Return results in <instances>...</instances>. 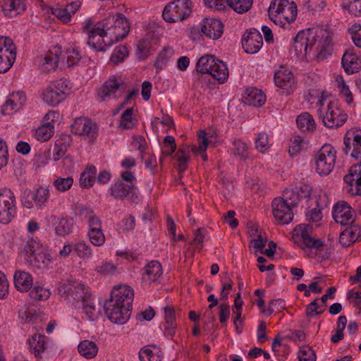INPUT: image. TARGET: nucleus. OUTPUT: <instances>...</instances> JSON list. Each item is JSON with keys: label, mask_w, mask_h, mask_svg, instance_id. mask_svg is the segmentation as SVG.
I'll use <instances>...</instances> for the list:
<instances>
[{"label": "nucleus", "mask_w": 361, "mask_h": 361, "mask_svg": "<svg viewBox=\"0 0 361 361\" xmlns=\"http://www.w3.org/2000/svg\"><path fill=\"white\" fill-rule=\"evenodd\" d=\"M331 34L322 27L300 31L294 38L293 47L298 54H305L314 49L318 60H324L331 51Z\"/></svg>", "instance_id": "1"}, {"label": "nucleus", "mask_w": 361, "mask_h": 361, "mask_svg": "<svg viewBox=\"0 0 361 361\" xmlns=\"http://www.w3.org/2000/svg\"><path fill=\"white\" fill-rule=\"evenodd\" d=\"M134 292L129 286L114 288L111 298L104 304V311L109 319L117 324H126L131 314Z\"/></svg>", "instance_id": "2"}, {"label": "nucleus", "mask_w": 361, "mask_h": 361, "mask_svg": "<svg viewBox=\"0 0 361 361\" xmlns=\"http://www.w3.org/2000/svg\"><path fill=\"white\" fill-rule=\"evenodd\" d=\"M196 71L211 75L219 83L226 82L228 77V70L225 63L211 54L202 56L198 59Z\"/></svg>", "instance_id": "3"}, {"label": "nucleus", "mask_w": 361, "mask_h": 361, "mask_svg": "<svg viewBox=\"0 0 361 361\" xmlns=\"http://www.w3.org/2000/svg\"><path fill=\"white\" fill-rule=\"evenodd\" d=\"M269 16H273L274 22L285 27L295 21L297 16V6L294 2L288 0H274L269 8Z\"/></svg>", "instance_id": "4"}, {"label": "nucleus", "mask_w": 361, "mask_h": 361, "mask_svg": "<svg viewBox=\"0 0 361 361\" xmlns=\"http://www.w3.org/2000/svg\"><path fill=\"white\" fill-rule=\"evenodd\" d=\"M102 26L105 27L109 34L110 37L114 42L125 38L129 33L130 23L126 16L122 13H117L115 16H109L102 21Z\"/></svg>", "instance_id": "5"}, {"label": "nucleus", "mask_w": 361, "mask_h": 361, "mask_svg": "<svg viewBox=\"0 0 361 361\" xmlns=\"http://www.w3.org/2000/svg\"><path fill=\"white\" fill-rule=\"evenodd\" d=\"M316 171L321 176L329 174L334 169L336 151L331 145H324L314 154Z\"/></svg>", "instance_id": "6"}, {"label": "nucleus", "mask_w": 361, "mask_h": 361, "mask_svg": "<svg viewBox=\"0 0 361 361\" xmlns=\"http://www.w3.org/2000/svg\"><path fill=\"white\" fill-rule=\"evenodd\" d=\"M191 13L190 0H176L165 6L162 17L166 22L172 23L187 19Z\"/></svg>", "instance_id": "7"}, {"label": "nucleus", "mask_w": 361, "mask_h": 361, "mask_svg": "<svg viewBox=\"0 0 361 361\" xmlns=\"http://www.w3.org/2000/svg\"><path fill=\"white\" fill-rule=\"evenodd\" d=\"M16 213V197L8 188H0V223L8 224Z\"/></svg>", "instance_id": "8"}, {"label": "nucleus", "mask_w": 361, "mask_h": 361, "mask_svg": "<svg viewBox=\"0 0 361 361\" xmlns=\"http://www.w3.org/2000/svg\"><path fill=\"white\" fill-rule=\"evenodd\" d=\"M16 58V47L8 37H0V73L7 72Z\"/></svg>", "instance_id": "9"}, {"label": "nucleus", "mask_w": 361, "mask_h": 361, "mask_svg": "<svg viewBox=\"0 0 361 361\" xmlns=\"http://www.w3.org/2000/svg\"><path fill=\"white\" fill-rule=\"evenodd\" d=\"M68 85L64 80H57L42 92V99L49 106H56L63 101L68 94Z\"/></svg>", "instance_id": "10"}, {"label": "nucleus", "mask_w": 361, "mask_h": 361, "mask_svg": "<svg viewBox=\"0 0 361 361\" xmlns=\"http://www.w3.org/2000/svg\"><path fill=\"white\" fill-rule=\"evenodd\" d=\"M109 34L102 25L94 27L89 32L87 44L96 51H105L114 42L111 37H109Z\"/></svg>", "instance_id": "11"}, {"label": "nucleus", "mask_w": 361, "mask_h": 361, "mask_svg": "<svg viewBox=\"0 0 361 361\" xmlns=\"http://www.w3.org/2000/svg\"><path fill=\"white\" fill-rule=\"evenodd\" d=\"M97 131V124L85 117L76 118L71 124V132L88 140L90 142H94L96 140Z\"/></svg>", "instance_id": "12"}, {"label": "nucleus", "mask_w": 361, "mask_h": 361, "mask_svg": "<svg viewBox=\"0 0 361 361\" xmlns=\"http://www.w3.org/2000/svg\"><path fill=\"white\" fill-rule=\"evenodd\" d=\"M290 201L285 197H276L272 202L273 215L281 224H289L293 218V208Z\"/></svg>", "instance_id": "13"}, {"label": "nucleus", "mask_w": 361, "mask_h": 361, "mask_svg": "<svg viewBox=\"0 0 361 361\" xmlns=\"http://www.w3.org/2000/svg\"><path fill=\"white\" fill-rule=\"evenodd\" d=\"M60 297L72 305L82 302L89 295L84 286L79 283H68L62 285L59 289Z\"/></svg>", "instance_id": "14"}, {"label": "nucleus", "mask_w": 361, "mask_h": 361, "mask_svg": "<svg viewBox=\"0 0 361 361\" xmlns=\"http://www.w3.org/2000/svg\"><path fill=\"white\" fill-rule=\"evenodd\" d=\"M292 238L295 243L302 240L303 245L309 248L318 249L324 245V242L312 236V228L308 225L295 226Z\"/></svg>", "instance_id": "15"}, {"label": "nucleus", "mask_w": 361, "mask_h": 361, "mask_svg": "<svg viewBox=\"0 0 361 361\" xmlns=\"http://www.w3.org/2000/svg\"><path fill=\"white\" fill-rule=\"evenodd\" d=\"M346 154L357 160H361V129L355 128L348 131L344 138Z\"/></svg>", "instance_id": "16"}, {"label": "nucleus", "mask_w": 361, "mask_h": 361, "mask_svg": "<svg viewBox=\"0 0 361 361\" xmlns=\"http://www.w3.org/2000/svg\"><path fill=\"white\" fill-rule=\"evenodd\" d=\"M347 114L334 102L327 106L325 115L322 116L324 125L329 128L341 126L347 120Z\"/></svg>", "instance_id": "17"}, {"label": "nucleus", "mask_w": 361, "mask_h": 361, "mask_svg": "<svg viewBox=\"0 0 361 361\" xmlns=\"http://www.w3.org/2000/svg\"><path fill=\"white\" fill-rule=\"evenodd\" d=\"M333 217L335 221L341 225L350 226L355 223V212L345 201L337 202L333 209Z\"/></svg>", "instance_id": "18"}, {"label": "nucleus", "mask_w": 361, "mask_h": 361, "mask_svg": "<svg viewBox=\"0 0 361 361\" xmlns=\"http://www.w3.org/2000/svg\"><path fill=\"white\" fill-rule=\"evenodd\" d=\"M343 180L348 193L352 196L361 195V163L352 166Z\"/></svg>", "instance_id": "19"}, {"label": "nucleus", "mask_w": 361, "mask_h": 361, "mask_svg": "<svg viewBox=\"0 0 361 361\" xmlns=\"http://www.w3.org/2000/svg\"><path fill=\"white\" fill-rule=\"evenodd\" d=\"M136 190L134 184H128L118 180L111 185V195L118 200L127 199L130 202H136L138 199Z\"/></svg>", "instance_id": "20"}, {"label": "nucleus", "mask_w": 361, "mask_h": 361, "mask_svg": "<svg viewBox=\"0 0 361 361\" xmlns=\"http://www.w3.org/2000/svg\"><path fill=\"white\" fill-rule=\"evenodd\" d=\"M262 44V36L257 29L250 28L243 34L242 45L246 53L255 54L258 52Z\"/></svg>", "instance_id": "21"}, {"label": "nucleus", "mask_w": 361, "mask_h": 361, "mask_svg": "<svg viewBox=\"0 0 361 361\" xmlns=\"http://www.w3.org/2000/svg\"><path fill=\"white\" fill-rule=\"evenodd\" d=\"M312 189L310 186L304 183H300L293 188L286 189L283 191V197L290 201L291 205L297 207L300 201L310 198Z\"/></svg>", "instance_id": "22"}, {"label": "nucleus", "mask_w": 361, "mask_h": 361, "mask_svg": "<svg viewBox=\"0 0 361 361\" xmlns=\"http://www.w3.org/2000/svg\"><path fill=\"white\" fill-rule=\"evenodd\" d=\"M224 27L222 22L215 18H204L200 24L202 33L212 39H218L221 37Z\"/></svg>", "instance_id": "23"}, {"label": "nucleus", "mask_w": 361, "mask_h": 361, "mask_svg": "<svg viewBox=\"0 0 361 361\" xmlns=\"http://www.w3.org/2000/svg\"><path fill=\"white\" fill-rule=\"evenodd\" d=\"M27 262L32 268L44 271L52 268L53 257L50 251L44 247L39 252L35 253L32 258L27 259Z\"/></svg>", "instance_id": "24"}, {"label": "nucleus", "mask_w": 361, "mask_h": 361, "mask_svg": "<svg viewBox=\"0 0 361 361\" xmlns=\"http://www.w3.org/2000/svg\"><path fill=\"white\" fill-rule=\"evenodd\" d=\"M274 82L277 87L286 90L287 92L294 85L295 78L293 73L283 66L275 72Z\"/></svg>", "instance_id": "25"}, {"label": "nucleus", "mask_w": 361, "mask_h": 361, "mask_svg": "<svg viewBox=\"0 0 361 361\" xmlns=\"http://www.w3.org/2000/svg\"><path fill=\"white\" fill-rule=\"evenodd\" d=\"M342 66L348 74L358 72L361 69V58L353 49H348L342 57Z\"/></svg>", "instance_id": "26"}, {"label": "nucleus", "mask_w": 361, "mask_h": 361, "mask_svg": "<svg viewBox=\"0 0 361 361\" xmlns=\"http://www.w3.org/2000/svg\"><path fill=\"white\" fill-rule=\"evenodd\" d=\"M361 236V226L357 224L348 226L340 234L339 242L344 247H347L356 242Z\"/></svg>", "instance_id": "27"}, {"label": "nucleus", "mask_w": 361, "mask_h": 361, "mask_svg": "<svg viewBox=\"0 0 361 361\" xmlns=\"http://www.w3.org/2000/svg\"><path fill=\"white\" fill-rule=\"evenodd\" d=\"M143 271L142 281L149 284L157 281L163 274L161 264L155 260L147 264Z\"/></svg>", "instance_id": "28"}, {"label": "nucleus", "mask_w": 361, "mask_h": 361, "mask_svg": "<svg viewBox=\"0 0 361 361\" xmlns=\"http://www.w3.org/2000/svg\"><path fill=\"white\" fill-rule=\"evenodd\" d=\"M243 99L245 104L255 106H262L266 101V97L262 90L252 87L245 90Z\"/></svg>", "instance_id": "29"}, {"label": "nucleus", "mask_w": 361, "mask_h": 361, "mask_svg": "<svg viewBox=\"0 0 361 361\" xmlns=\"http://www.w3.org/2000/svg\"><path fill=\"white\" fill-rule=\"evenodd\" d=\"M30 350L37 357H41L42 354L47 348V337L44 335L35 334L29 340Z\"/></svg>", "instance_id": "30"}, {"label": "nucleus", "mask_w": 361, "mask_h": 361, "mask_svg": "<svg viewBox=\"0 0 361 361\" xmlns=\"http://www.w3.org/2000/svg\"><path fill=\"white\" fill-rule=\"evenodd\" d=\"M13 281L14 285L18 290L26 292L30 290L32 286L33 279L32 275L28 272L18 270L14 274Z\"/></svg>", "instance_id": "31"}, {"label": "nucleus", "mask_w": 361, "mask_h": 361, "mask_svg": "<svg viewBox=\"0 0 361 361\" xmlns=\"http://www.w3.org/2000/svg\"><path fill=\"white\" fill-rule=\"evenodd\" d=\"M121 85L116 78L106 80L98 91V95L105 101L110 98H116V92Z\"/></svg>", "instance_id": "32"}, {"label": "nucleus", "mask_w": 361, "mask_h": 361, "mask_svg": "<svg viewBox=\"0 0 361 361\" xmlns=\"http://www.w3.org/2000/svg\"><path fill=\"white\" fill-rule=\"evenodd\" d=\"M22 252L25 255L26 259L32 258L35 253L39 252L44 248L39 240L29 238L27 240H23L21 244Z\"/></svg>", "instance_id": "33"}, {"label": "nucleus", "mask_w": 361, "mask_h": 361, "mask_svg": "<svg viewBox=\"0 0 361 361\" xmlns=\"http://www.w3.org/2000/svg\"><path fill=\"white\" fill-rule=\"evenodd\" d=\"M28 197L34 199L35 204L37 208L42 209L49 199L50 190L49 187L40 186L35 192L29 191Z\"/></svg>", "instance_id": "34"}, {"label": "nucleus", "mask_w": 361, "mask_h": 361, "mask_svg": "<svg viewBox=\"0 0 361 361\" xmlns=\"http://www.w3.org/2000/svg\"><path fill=\"white\" fill-rule=\"evenodd\" d=\"M164 312L165 334L172 337L175 334L176 329L175 310L171 306H167L164 307Z\"/></svg>", "instance_id": "35"}, {"label": "nucleus", "mask_w": 361, "mask_h": 361, "mask_svg": "<svg viewBox=\"0 0 361 361\" xmlns=\"http://www.w3.org/2000/svg\"><path fill=\"white\" fill-rule=\"evenodd\" d=\"M26 0H4L2 8L5 13L10 14L14 13V16L20 14L25 10Z\"/></svg>", "instance_id": "36"}, {"label": "nucleus", "mask_w": 361, "mask_h": 361, "mask_svg": "<svg viewBox=\"0 0 361 361\" xmlns=\"http://www.w3.org/2000/svg\"><path fill=\"white\" fill-rule=\"evenodd\" d=\"M78 350L81 356L92 359L97 355L98 346L94 341L84 340L79 343Z\"/></svg>", "instance_id": "37"}, {"label": "nucleus", "mask_w": 361, "mask_h": 361, "mask_svg": "<svg viewBox=\"0 0 361 361\" xmlns=\"http://www.w3.org/2000/svg\"><path fill=\"white\" fill-rule=\"evenodd\" d=\"M296 123L298 128L303 132H313L316 128L313 116L307 112H304L298 116Z\"/></svg>", "instance_id": "38"}, {"label": "nucleus", "mask_w": 361, "mask_h": 361, "mask_svg": "<svg viewBox=\"0 0 361 361\" xmlns=\"http://www.w3.org/2000/svg\"><path fill=\"white\" fill-rule=\"evenodd\" d=\"M74 227L75 221L72 217L62 218L57 223L55 232L59 236L65 237L73 232Z\"/></svg>", "instance_id": "39"}, {"label": "nucleus", "mask_w": 361, "mask_h": 361, "mask_svg": "<svg viewBox=\"0 0 361 361\" xmlns=\"http://www.w3.org/2000/svg\"><path fill=\"white\" fill-rule=\"evenodd\" d=\"M60 56L61 54H59L57 51L55 53L51 51L47 52L44 56L42 65V70L47 73L54 71L58 67Z\"/></svg>", "instance_id": "40"}, {"label": "nucleus", "mask_w": 361, "mask_h": 361, "mask_svg": "<svg viewBox=\"0 0 361 361\" xmlns=\"http://www.w3.org/2000/svg\"><path fill=\"white\" fill-rule=\"evenodd\" d=\"M97 168L94 166H87L80 174V185L82 188H91L95 181Z\"/></svg>", "instance_id": "41"}, {"label": "nucleus", "mask_w": 361, "mask_h": 361, "mask_svg": "<svg viewBox=\"0 0 361 361\" xmlns=\"http://www.w3.org/2000/svg\"><path fill=\"white\" fill-rule=\"evenodd\" d=\"M173 55V50L172 48L166 47L158 54L155 61L154 67L157 71L164 69L168 64L170 59Z\"/></svg>", "instance_id": "42"}, {"label": "nucleus", "mask_w": 361, "mask_h": 361, "mask_svg": "<svg viewBox=\"0 0 361 361\" xmlns=\"http://www.w3.org/2000/svg\"><path fill=\"white\" fill-rule=\"evenodd\" d=\"M152 49V40L149 37H144L139 40L137 44V54L140 61L145 60L149 54Z\"/></svg>", "instance_id": "43"}, {"label": "nucleus", "mask_w": 361, "mask_h": 361, "mask_svg": "<svg viewBox=\"0 0 361 361\" xmlns=\"http://www.w3.org/2000/svg\"><path fill=\"white\" fill-rule=\"evenodd\" d=\"M253 0H226V4L238 13L247 12L252 7Z\"/></svg>", "instance_id": "44"}, {"label": "nucleus", "mask_w": 361, "mask_h": 361, "mask_svg": "<svg viewBox=\"0 0 361 361\" xmlns=\"http://www.w3.org/2000/svg\"><path fill=\"white\" fill-rule=\"evenodd\" d=\"M30 297L35 301H44L49 298L51 291L42 286H35L29 293Z\"/></svg>", "instance_id": "45"}, {"label": "nucleus", "mask_w": 361, "mask_h": 361, "mask_svg": "<svg viewBox=\"0 0 361 361\" xmlns=\"http://www.w3.org/2000/svg\"><path fill=\"white\" fill-rule=\"evenodd\" d=\"M54 134V126L49 122L39 126L35 132L37 140L45 142L49 140Z\"/></svg>", "instance_id": "46"}, {"label": "nucleus", "mask_w": 361, "mask_h": 361, "mask_svg": "<svg viewBox=\"0 0 361 361\" xmlns=\"http://www.w3.org/2000/svg\"><path fill=\"white\" fill-rule=\"evenodd\" d=\"M68 148V144L63 139L56 141L52 149H49V152H52L53 159L56 161L63 157Z\"/></svg>", "instance_id": "47"}, {"label": "nucleus", "mask_w": 361, "mask_h": 361, "mask_svg": "<svg viewBox=\"0 0 361 361\" xmlns=\"http://www.w3.org/2000/svg\"><path fill=\"white\" fill-rule=\"evenodd\" d=\"M199 146L193 147L192 150L194 153H202V158L204 161L207 160V156L205 154L208 146V138L207 134L204 130H200L198 134Z\"/></svg>", "instance_id": "48"}, {"label": "nucleus", "mask_w": 361, "mask_h": 361, "mask_svg": "<svg viewBox=\"0 0 361 361\" xmlns=\"http://www.w3.org/2000/svg\"><path fill=\"white\" fill-rule=\"evenodd\" d=\"M128 56V50L126 45H119L115 48L111 56V62L114 65L122 63Z\"/></svg>", "instance_id": "49"}, {"label": "nucleus", "mask_w": 361, "mask_h": 361, "mask_svg": "<svg viewBox=\"0 0 361 361\" xmlns=\"http://www.w3.org/2000/svg\"><path fill=\"white\" fill-rule=\"evenodd\" d=\"M233 144L234 154L238 156L241 160H246L249 157L247 145L240 139H235Z\"/></svg>", "instance_id": "50"}, {"label": "nucleus", "mask_w": 361, "mask_h": 361, "mask_svg": "<svg viewBox=\"0 0 361 361\" xmlns=\"http://www.w3.org/2000/svg\"><path fill=\"white\" fill-rule=\"evenodd\" d=\"M73 184V179L68 176L66 178L59 177L53 181V185L56 190L64 192L68 190Z\"/></svg>", "instance_id": "51"}, {"label": "nucleus", "mask_w": 361, "mask_h": 361, "mask_svg": "<svg viewBox=\"0 0 361 361\" xmlns=\"http://www.w3.org/2000/svg\"><path fill=\"white\" fill-rule=\"evenodd\" d=\"M133 108L127 109L121 115L120 119V126L125 129H132L135 124V120L133 118Z\"/></svg>", "instance_id": "52"}, {"label": "nucleus", "mask_w": 361, "mask_h": 361, "mask_svg": "<svg viewBox=\"0 0 361 361\" xmlns=\"http://www.w3.org/2000/svg\"><path fill=\"white\" fill-rule=\"evenodd\" d=\"M74 250L77 255L83 259H90L92 257L91 247L84 242H79L74 245Z\"/></svg>", "instance_id": "53"}, {"label": "nucleus", "mask_w": 361, "mask_h": 361, "mask_svg": "<svg viewBox=\"0 0 361 361\" xmlns=\"http://www.w3.org/2000/svg\"><path fill=\"white\" fill-rule=\"evenodd\" d=\"M17 102L11 96L2 105L1 111L4 115H11L20 109V104H16Z\"/></svg>", "instance_id": "54"}, {"label": "nucleus", "mask_w": 361, "mask_h": 361, "mask_svg": "<svg viewBox=\"0 0 361 361\" xmlns=\"http://www.w3.org/2000/svg\"><path fill=\"white\" fill-rule=\"evenodd\" d=\"M87 236L90 243L94 246L99 247L105 243V235L102 229L88 231Z\"/></svg>", "instance_id": "55"}, {"label": "nucleus", "mask_w": 361, "mask_h": 361, "mask_svg": "<svg viewBox=\"0 0 361 361\" xmlns=\"http://www.w3.org/2000/svg\"><path fill=\"white\" fill-rule=\"evenodd\" d=\"M162 154L166 156L172 155L176 149L175 138L171 135H167L164 139Z\"/></svg>", "instance_id": "56"}, {"label": "nucleus", "mask_w": 361, "mask_h": 361, "mask_svg": "<svg viewBox=\"0 0 361 361\" xmlns=\"http://www.w3.org/2000/svg\"><path fill=\"white\" fill-rule=\"evenodd\" d=\"M81 304L88 318L90 320H93L96 317V308L91 300L90 295H89Z\"/></svg>", "instance_id": "57"}, {"label": "nucleus", "mask_w": 361, "mask_h": 361, "mask_svg": "<svg viewBox=\"0 0 361 361\" xmlns=\"http://www.w3.org/2000/svg\"><path fill=\"white\" fill-rule=\"evenodd\" d=\"M298 357L300 361H315L316 354L310 347L305 346L300 348Z\"/></svg>", "instance_id": "58"}, {"label": "nucleus", "mask_w": 361, "mask_h": 361, "mask_svg": "<svg viewBox=\"0 0 361 361\" xmlns=\"http://www.w3.org/2000/svg\"><path fill=\"white\" fill-rule=\"evenodd\" d=\"M255 143L256 149L258 151L263 152L269 145L268 135L264 132L258 133L255 138Z\"/></svg>", "instance_id": "59"}, {"label": "nucleus", "mask_w": 361, "mask_h": 361, "mask_svg": "<svg viewBox=\"0 0 361 361\" xmlns=\"http://www.w3.org/2000/svg\"><path fill=\"white\" fill-rule=\"evenodd\" d=\"M319 298H316L306 306L305 314L307 317H312L315 315L321 314Z\"/></svg>", "instance_id": "60"}, {"label": "nucleus", "mask_w": 361, "mask_h": 361, "mask_svg": "<svg viewBox=\"0 0 361 361\" xmlns=\"http://www.w3.org/2000/svg\"><path fill=\"white\" fill-rule=\"evenodd\" d=\"M302 139L300 136H295L290 140L288 152L290 156L296 155L302 148Z\"/></svg>", "instance_id": "61"}, {"label": "nucleus", "mask_w": 361, "mask_h": 361, "mask_svg": "<svg viewBox=\"0 0 361 361\" xmlns=\"http://www.w3.org/2000/svg\"><path fill=\"white\" fill-rule=\"evenodd\" d=\"M66 54L67 64L69 67H73L76 66L81 59L79 51L75 49H68Z\"/></svg>", "instance_id": "62"}, {"label": "nucleus", "mask_w": 361, "mask_h": 361, "mask_svg": "<svg viewBox=\"0 0 361 361\" xmlns=\"http://www.w3.org/2000/svg\"><path fill=\"white\" fill-rule=\"evenodd\" d=\"M132 145L135 149H138L141 153V157L143 158V153L147 147V142L145 137L142 135H135L133 138Z\"/></svg>", "instance_id": "63"}, {"label": "nucleus", "mask_w": 361, "mask_h": 361, "mask_svg": "<svg viewBox=\"0 0 361 361\" xmlns=\"http://www.w3.org/2000/svg\"><path fill=\"white\" fill-rule=\"evenodd\" d=\"M351 38L354 44L361 48V26L360 25H355L350 28Z\"/></svg>", "instance_id": "64"}]
</instances>
